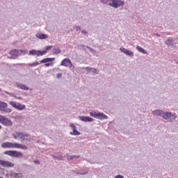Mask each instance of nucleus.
Masks as SVG:
<instances>
[{"label": "nucleus", "instance_id": "nucleus-24", "mask_svg": "<svg viewBox=\"0 0 178 178\" xmlns=\"http://www.w3.org/2000/svg\"><path fill=\"white\" fill-rule=\"evenodd\" d=\"M53 52L56 55H58V54H60V52H62V50H60V49H59V47H56L54 49Z\"/></svg>", "mask_w": 178, "mask_h": 178}, {"label": "nucleus", "instance_id": "nucleus-18", "mask_svg": "<svg viewBox=\"0 0 178 178\" xmlns=\"http://www.w3.org/2000/svg\"><path fill=\"white\" fill-rule=\"evenodd\" d=\"M1 124H3L4 126L11 127L13 126V122H12V121L9 120V118L4 117V118H3V121H1Z\"/></svg>", "mask_w": 178, "mask_h": 178}, {"label": "nucleus", "instance_id": "nucleus-22", "mask_svg": "<svg viewBox=\"0 0 178 178\" xmlns=\"http://www.w3.org/2000/svg\"><path fill=\"white\" fill-rule=\"evenodd\" d=\"M81 47H83V49L86 51V49H89L90 52H92V54L95 53V50L88 46H86L84 44H81Z\"/></svg>", "mask_w": 178, "mask_h": 178}, {"label": "nucleus", "instance_id": "nucleus-38", "mask_svg": "<svg viewBox=\"0 0 178 178\" xmlns=\"http://www.w3.org/2000/svg\"><path fill=\"white\" fill-rule=\"evenodd\" d=\"M57 79H60V77H62V74L58 73L56 76Z\"/></svg>", "mask_w": 178, "mask_h": 178}, {"label": "nucleus", "instance_id": "nucleus-21", "mask_svg": "<svg viewBox=\"0 0 178 178\" xmlns=\"http://www.w3.org/2000/svg\"><path fill=\"white\" fill-rule=\"evenodd\" d=\"M35 37L39 38V40H47V38H48V35L44 33H36Z\"/></svg>", "mask_w": 178, "mask_h": 178}, {"label": "nucleus", "instance_id": "nucleus-45", "mask_svg": "<svg viewBox=\"0 0 178 178\" xmlns=\"http://www.w3.org/2000/svg\"><path fill=\"white\" fill-rule=\"evenodd\" d=\"M17 98L18 99H22V97H15Z\"/></svg>", "mask_w": 178, "mask_h": 178}, {"label": "nucleus", "instance_id": "nucleus-14", "mask_svg": "<svg viewBox=\"0 0 178 178\" xmlns=\"http://www.w3.org/2000/svg\"><path fill=\"white\" fill-rule=\"evenodd\" d=\"M0 166H3V168H13L15 164L8 161L0 160Z\"/></svg>", "mask_w": 178, "mask_h": 178}, {"label": "nucleus", "instance_id": "nucleus-3", "mask_svg": "<svg viewBox=\"0 0 178 178\" xmlns=\"http://www.w3.org/2000/svg\"><path fill=\"white\" fill-rule=\"evenodd\" d=\"M1 148H20L21 149H27V146L19 143L5 142L1 144Z\"/></svg>", "mask_w": 178, "mask_h": 178}, {"label": "nucleus", "instance_id": "nucleus-15", "mask_svg": "<svg viewBox=\"0 0 178 178\" xmlns=\"http://www.w3.org/2000/svg\"><path fill=\"white\" fill-rule=\"evenodd\" d=\"M70 126L73 130V131L70 132V134H71V136H80L81 134L80 131H77V127H76V125H74V124L71 123Z\"/></svg>", "mask_w": 178, "mask_h": 178}, {"label": "nucleus", "instance_id": "nucleus-8", "mask_svg": "<svg viewBox=\"0 0 178 178\" xmlns=\"http://www.w3.org/2000/svg\"><path fill=\"white\" fill-rule=\"evenodd\" d=\"M9 104L11 105V106L15 108V109H17L18 111H23L24 109H26V105L24 104H22L13 101L9 102Z\"/></svg>", "mask_w": 178, "mask_h": 178}, {"label": "nucleus", "instance_id": "nucleus-41", "mask_svg": "<svg viewBox=\"0 0 178 178\" xmlns=\"http://www.w3.org/2000/svg\"><path fill=\"white\" fill-rule=\"evenodd\" d=\"M76 158L78 159V158H80V156H77V155H74L72 156V159Z\"/></svg>", "mask_w": 178, "mask_h": 178}, {"label": "nucleus", "instance_id": "nucleus-16", "mask_svg": "<svg viewBox=\"0 0 178 178\" xmlns=\"http://www.w3.org/2000/svg\"><path fill=\"white\" fill-rule=\"evenodd\" d=\"M15 86L17 88H19L20 90H24L25 91H27L30 89V88H29V86H27L22 83H19V82H16ZM32 90H33V89H30V91H32Z\"/></svg>", "mask_w": 178, "mask_h": 178}, {"label": "nucleus", "instance_id": "nucleus-40", "mask_svg": "<svg viewBox=\"0 0 178 178\" xmlns=\"http://www.w3.org/2000/svg\"><path fill=\"white\" fill-rule=\"evenodd\" d=\"M8 59H16L13 56L8 57Z\"/></svg>", "mask_w": 178, "mask_h": 178}, {"label": "nucleus", "instance_id": "nucleus-25", "mask_svg": "<svg viewBox=\"0 0 178 178\" xmlns=\"http://www.w3.org/2000/svg\"><path fill=\"white\" fill-rule=\"evenodd\" d=\"M38 65H40L39 62H35V63H33L26 64V66H30L31 67H34L35 66H37Z\"/></svg>", "mask_w": 178, "mask_h": 178}, {"label": "nucleus", "instance_id": "nucleus-36", "mask_svg": "<svg viewBox=\"0 0 178 178\" xmlns=\"http://www.w3.org/2000/svg\"><path fill=\"white\" fill-rule=\"evenodd\" d=\"M115 178H124V177H123V175H118L115 176Z\"/></svg>", "mask_w": 178, "mask_h": 178}, {"label": "nucleus", "instance_id": "nucleus-9", "mask_svg": "<svg viewBox=\"0 0 178 178\" xmlns=\"http://www.w3.org/2000/svg\"><path fill=\"white\" fill-rule=\"evenodd\" d=\"M60 66H65V67H69V69H74V66H73V63H72V60L69 58L63 59L60 63Z\"/></svg>", "mask_w": 178, "mask_h": 178}, {"label": "nucleus", "instance_id": "nucleus-33", "mask_svg": "<svg viewBox=\"0 0 178 178\" xmlns=\"http://www.w3.org/2000/svg\"><path fill=\"white\" fill-rule=\"evenodd\" d=\"M4 118H5V116L0 115V123H2V121L3 120Z\"/></svg>", "mask_w": 178, "mask_h": 178}, {"label": "nucleus", "instance_id": "nucleus-1", "mask_svg": "<svg viewBox=\"0 0 178 178\" xmlns=\"http://www.w3.org/2000/svg\"><path fill=\"white\" fill-rule=\"evenodd\" d=\"M153 115L155 116H159L164 119V120H168V122H172L176 120L177 114L176 113H172L169 111H163L162 110H154L152 111Z\"/></svg>", "mask_w": 178, "mask_h": 178}, {"label": "nucleus", "instance_id": "nucleus-13", "mask_svg": "<svg viewBox=\"0 0 178 178\" xmlns=\"http://www.w3.org/2000/svg\"><path fill=\"white\" fill-rule=\"evenodd\" d=\"M120 51L127 55V56H129V58H133L134 56V52L122 47L120 48Z\"/></svg>", "mask_w": 178, "mask_h": 178}, {"label": "nucleus", "instance_id": "nucleus-44", "mask_svg": "<svg viewBox=\"0 0 178 178\" xmlns=\"http://www.w3.org/2000/svg\"><path fill=\"white\" fill-rule=\"evenodd\" d=\"M175 63L178 64V60H175Z\"/></svg>", "mask_w": 178, "mask_h": 178}, {"label": "nucleus", "instance_id": "nucleus-6", "mask_svg": "<svg viewBox=\"0 0 178 178\" xmlns=\"http://www.w3.org/2000/svg\"><path fill=\"white\" fill-rule=\"evenodd\" d=\"M4 155H8V156H13V158H22L23 153L15 150H7L4 152Z\"/></svg>", "mask_w": 178, "mask_h": 178}, {"label": "nucleus", "instance_id": "nucleus-26", "mask_svg": "<svg viewBox=\"0 0 178 178\" xmlns=\"http://www.w3.org/2000/svg\"><path fill=\"white\" fill-rule=\"evenodd\" d=\"M51 48H52V46H51V45L46 46L44 48V50L42 51V52L46 51V53H45V54H46L47 52L48 51H49V49H51Z\"/></svg>", "mask_w": 178, "mask_h": 178}, {"label": "nucleus", "instance_id": "nucleus-39", "mask_svg": "<svg viewBox=\"0 0 178 178\" xmlns=\"http://www.w3.org/2000/svg\"><path fill=\"white\" fill-rule=\"evenodd\" d=\"M33 162L34 163H36V165H40V161L38 160H35Z\"/></svg>", "mask_w": 178, "mask_h": 178}, {"label": "nucleus", "instance_id": "nucleus-47", "mask_svg": "<svg viewBox=\"0 0 178 178\" xmlns=\"http://www.w3.org/2000/svg\"><path fill=\"white\" fill-rule=\"evenodd\" d=\"M155 35H159V34H155Z\"/></svg>", "mask_w": 178, "mask_h": 178}, {"label": "nucleus", "instance_id": "nucleus-34", "mask_svg": "<svg viewBox=\"0 0 178 178\" xmlns=\"http://www.w3.org/2000/svg\"><path fill=\"white\" fill-rule=\"evenodd\" d=\"M67 161H72V159H73V156H67Z\"/></svg>", "mask_w": 178, "mask_h": 178}, {"label": "nucleus", "instance_id": "nucleus-43", "mask_svg": "<svg viewBox=\"0 0 178 178\" xmlns=\"http://www.w3.org/2000/svg\"><path fill=\"white\" fill-rule=\"evenodd\" d=\"M52 158H54V159H56V156L55 155H51Z\"/></svg>", "mask_w": 178, "mask_h": 178}, {"label": "nucleus", "instance_id": "nucleus-27", "mask_svg": "<svg viewBox=\"0 0 178 178\" xmlns=\"http://www.w3.org/2000/svg\"><path fill=\"white\" fill-rule=\"evenodd\" d=\"M15 178H23V173L22 172H15Z\"/></svg>", "mask_w": 178, "mask_h": 178}, {"label": "nucleus", "instance_id": "nucleus-46", "mask_svg": "<svg viewBox=\"0 0 178 178\" xmlns=\"http://www.w3.org/2000/svg\"><path fill=\"white\" fill-rule=\"evenodd\" d=\"M2 129V125L0 124V130Z\"/></svg>", "mask_w": 178, "mask_h": 178}, {"label": "nucleus", "instance_id": "nucleus-7", "mask_svg": "<svg viewBox=\"0 0 178 178\" xmlns=\"http://www.w3.org/2000/svg\"><path fill=\"white\" fill-rule=\"evenodd\" d=\"M90 116H92V118H95V119H99V120H104L108 119V117L106 116V115L101 112H99V113L90 112Z\"/></svg>", "mask_w": 178, "mask_h": 178}, {"label": "nucleus", "instance_id": "nucleus-10", "mask_svg": "<svg viewBox=\"0 0 178 178\" xmlns=\"http://www.w3.org/2000/svg\"><path fill=\"white\" fill-rule=\"evenodd\" d=\"M0 111L6 113H10L12 112V109L8 108V104L1 101H0Z\"/></svg>", "mask_w": 178, "mask_h": 178}, {"label": "nucleus", "instance_id": "nucleus-19", "mask_svg": "<svg viewBox=\"0 0 178 178\" xmlns=\"http://www.w3.org/2000/svg\"><path fill=\"white\" fill-rule=\"evenodd\" d=\"M78 119L79 120H81V122H92L94 120V119H92L91 117H88V116H84V115H79L78 117Z\"/></svg>", "mask_w": 178, "mask_h": 178}, {"label": "nucleus", "instance_id": "nucleus-42", "mask_svg": "<svg viewBox=\"0 0 178 178\" xmlns=\"http://www.w3.org/2000/svg\"><path fill=\"white\" fill-rule=\"evenodd\" d=\"M77 175H87V172H83V173L77 172Z\"/></svg>", "mask_w": 178, "mask_h": 178}, {"label": "nucleus", "instance_id": "nucleus-23", "mask_svg": "<svg viewBox=\"0 0 178 178\" xmlns=\"http://www.w3.org/2000/svg\"><path fill=\"white\" fill-rule=\"evenodd\" d=\"M136 49L139 51L141 52L142 54H147V51H145V49H144L143 47H140V46H137L136 47Z\"/></svg>", "mask_w": 178, "mask_h": 178}, {"label": "nucleus", "instance_id": "nucleus-31", "mask_svg": "<svg viewBox=\"0 0 178 178\" xmlns=\"http://www.w3.org/2000/svg\"><path fill=\"white\" fill-rule=\"evenodd\" d=\"M81 33L82 34H84V35H88V32H87L86 30H83Z\"/></svg>", "mask_w": 178, "mask_h": 178}, {"label": "nucleus", "instance_id": "nucleus-12", "mask_svg": "<svg viewBox=\"0 0 178 178\" xmlns=\"http://www.w3.org/2000/svg\"><path fill=\"white\" fill-rule=\"evenodd\" d=\"M54 60H55V58H46L40 60V63H45L44 66L49 67V66H52V63L49 62H54Z\"/></svg>", "mask_w": 178, "mask_h": 178}, {"label": "nucleus", "instance_id": "nucleus-11", "mask_svg": "<svg viewBox=\"0 0 178 178\" xmlns=\"http://www.w3.org/2000/svg\"><path fill=\"white\" fill-rule=\"evenodd\" d=\"M46 51H42L41 50L32 49L29 52V55L32 56H43L45 55Z\"/></svg>", "mask_w": 178, "mask_h": 178}, {"label": "nucleus", "instance_id": "nucleus-48", "mask_svg": "<svg viewBox=\"0 0 178 178\" xmlns=\"http://www.w3.org/2000/svg\"><path fill=\"white\" fill-rule=\"evenodd\" d=\"M1 91H2V90L0 89V92H1Z\"/></svg>", "mask_w": 178, "mask_h": 178}, {"label": "nucleus", "instance_id": "nucleus-32", "mask_svg": "<svg viewBox=\"0 0 178 178\" xmlns=\"http://www.w3.org/2000/svg\"><path fill=\"white\" fill-rule=\"evenodd\" d=\"M10 177H15V176H16V172H11V173L10 174Z\"/></svg>", "mask_w": 178, "mask_h": 178}, {"label": "nucleus", "instance_id": "nucleus-17", "mask_svg": "<svg viewBox=\"0 0 178 178\" xmlns=\"http://www.w3.org/2000/svg\"><path fill=\"white\" fill-rule=\"evenodd\" d=\"M165 44H166V45H167V47H168V48H176V42H175L174 40L168 39L165 42Z\"/></svg>", "mask_w": 178, "mask_h": 178}, {"label": "nucleus", "instance_id": "nucleus-4", "mask_svg": "<svg viewBox=\"0 0 178 178\" xmlns=\"http://www.w3.org/2000/svg\"><path fill=\"white\" fill-rule=\"evenodd\" d=\"M29 136L30 135L26 132H15L13 134V137L15 139L21 138L22 143H23V141H25V140L30 143V139L25 138V137H29Z\"/></svg>", "mask_w": 178, "mask_h": 178}, {"label": "nucleus", "instance_id": "nucleus-5", "mask_svg": "<svg viewBox=\"0 0 178 178\" xmlns=\"http://www.w3.org/2000/svg\"><path fill=\"white\" fill-rule=\"evenodd\" d=\"M27 52V49H13L10 51V55L15 58V59H17L18 56H20L22 55H26Z\"/></svg>", "mask_w": 178, "mask_h": 178}, {"label": "nucleus", "instance_id": "nucleus-37", "mask_svg": "<svg viewBox=\"0 0 178 178\" xmlns=\"http://www.w3.org/2000/svg\"><path fill=\"white\" fill-rule=\"evenodd\" d=\"M81 70L82 72V73H86L87 74V71L84 69H83V67L81 68Z\"/></svg>", "mask_w": 178, "mask_h": 178}, {"label": "nucleus", "instance_id": "nucleus-30", "mask_svg": "<svg viewBox=\"0 0 178 178\" xmlns=\"http://www.w3.org/2000/svg\"><path fill=\"white\" fill-rule=\"evenodd\" d=\"M6 94H8V95H10L11 97H15V98H17L16 96H15V95H13V93H10L9 92H5Z\"/></svg>", "mask_w": 178, "mask_h": 178}, {"label": "nucleus", "instance_id": "nucleus-2", "mask_svg": "<svg viewBox=\"0 0 178 178\" xmlns=\"http://www.w3.org/2000/svg\"><path fill=\"white\" fill-rule=\"evenodd\" d=\"M104 5H108L114 9H118L120 6H124V1L122 0H100Z\"/></svg>", "mask_w": 178, "mask_h": 178}, {"label": "nucleus", "instance_id": "nucleus-20", "mask_svg": "<svg viewBox=\"0 0 178 178\" xmlns=\"http://www.w3.org/2000/svg\"><path fill=\"white\" fill-rule=\"evenodd\" d=\"M82 69L86 71V74L90 73V72H91L92 73H95L96 74H98V72H97V68L86 67H83Z\"/></svg>", "mask_w": 178, "mask_h": 178}, {"label": "nucleus", "instance_id": "nucleus-28", "mask_svg": "<svg viewBox=\"0 0 178 178\" xmlns=\"http://www.w3.org/2000/svg\"><path fill=\"white\" fill-rule=\"evenodd\" d=\"M74 30H76V31H81V27L78 26H74Z\"/></svg>", "mask_w": 178, "mask_h": 178}, {"label": "nucleus", "instance_id": "nucleus-29", "mask_svg": "<svg viewBox=\"0 0 178 178\" xmlns=\"http://www.w3.org/2000/svg\"><path fill=\"white\" fill-rule=\"evenodd\" d=\"M15 119H16V120H22V119H23V116H22V115H17L15 117Z\"/></svg>", "mask_w": 178, "mask_h": 178}, {"label": "nucleus", "instance_id": "nucleus-35", "mask_svg": "<svg viewBox=\"0 0 178 178\" xmlns=\"http://www.w3.org/2000/svg\"><path fill=\"white\" fill-rule=\"evenodd\" d=\"M56 159H57L58 161H62V156H56Z\"/></svg>", "mask_w": 178, "mask_h": 178}]
</instances>
